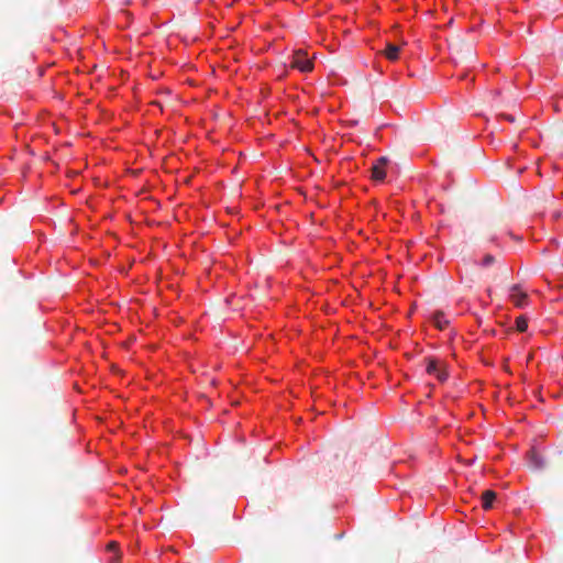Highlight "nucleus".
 <instances>
[{
    "label": "nucleus",
    "instance_id": "3",
    "mask_svg": "<svg viewBox=\"0 0 563 563\" xmlns=\"http://www.w3.org/2000/svg\"><path fill=\"white\" fill-rule=\"evenodd\" d=\"M388 162V158L383 156L379 157L375 164H373L371 172H372V178L377 181H382L386 177V170L385 166Z\"/></svg>",
    "mask_w": 563,
    "mask_h": 563
},
{
    "label": "nucleus",
    "instance_id": "6",
    "mask_svg": "<svg viewBox=\"0 0 563 563\" xmlns=\"http://www.w3.org/2000/svg\"><path fill=\"white\" fill-rule=\"evenodd\" d=\"M432 321L434 325L440 330H444L449 325V320L445 318L442 311L433 312Z\"/></svg>",
    "mask_w": 563,
    "mask_h": 563
},
{
    "label": "nucleus",
    "instance_id": "5",
    "mask_svg": "<svg viewBox=\"0 0 563 563\" xmlns=\"http://www.w3.org/2000/svg\"><path fill=\"white\" fill-rule=\"evenodd\" d=\"M399 52H400V47L398 45L388 43L384 51V55L387 59L394 62V60L398 59Z\"/></svg>",
    "mask_w": 563,
    "mask_h": 563
},
{
    "label": "nucleus",
    "instance_id": "2",
    "mask_svg": "<svg viewBox=\"0 0 563 563\" xmlns=\"http://www.w3.org/2000/svg\"><path fill=\"white\" fill-rule=\"evenodd\" d=\"M427 373L434 375L440 382H444L448 378V372L442 362L435 358L427 360Z\"/></svg>",
    "mask_w": 563,
    "mask_h": 563
},
{
    "label": "nucleus",
    "instance_id": "4",
    "mask_svg": "<svg viewBox=\"0 0 563 563\" xmlns=\"http://www.w3.org/2000/svg\"><path fill=\"white\" fill-rule=\"evenodd\" d=\"M510 299L519 308H522L528 302V295L521 290L519 285H514L510 288Z\"/></svg>",
    "mask_w": 563,
    "mask_h": 563
},
{
    "label": "nucleus",
    "instance_id": "9",
    "mask_svg": "<svg viewBox=\"0 0 563 563\" xmlns=\"http://www.w3.org/2000/svg\"><path fill=\"white\" fill-rule=\"evenodd\" d=\"M495 262H496L495 256H493L492 254H486V255L483 257L482 265H483L484 267H488V266L493 265Z\"/></svg>",
    "mask_w": 563,
    "mask_h": 563
},
{
    "label": "nucleus",
    "instance_id": "12",
    "mask_svg": "<svg viewBox=\"0 0 563 563\" xmlns=\"http://www.w3.org/2000/svg\"><path fill=\"white\" fill-rule=\"evenodd\" d=\"M77 54H78V57H79V58H82V53H81V51H80V49L77 52Z\"/></svg>",
    "mask_w": 563,
    "mask_h": 563
},
{
    "label": "nucleus",
    "instance_id": "8",
    "mask_svg": "<svg viewBox=\"0 0 563 563\" xmlns=\"http://www.w3.org/2000/svg\"><path fill=\"white\" fill-rule=\"evenodd\" d=\"M516 328L519 332H525L528 328V320L523 316H519L516 319Z\"/></svg>",
    "mask_w": 563,
    "mask_h": 563
},
{
    "label": "nucleus",
    "instance_id": "7",
    "mask_svg": "<svg viewBox=\"0 0 563 563\" xmlns=\"http://www.w3.org/2000/svg\"><path fill=\"white\" fill-rule=\"evenodd\" d=\"M496 499V493L493 490H485L482 494V506L485 510H488L493 507V503Z\"/></svg>",
    "mask_w": 563,
    "mask_h": 563
},
{
    "label": "nucleus",
    "instance_id": "11",
    "mask_svg": "<svg viewBox=\"0 0 563 563\" xmlns=\"http://www.w3.org/2000/svg\"><path fill=\"white\" fill-rule=\"evenodd\" d=\"M117 548V543L115 542H110L108 544V550H114Z\"/></svg>",
    "mask_w": 563,
    "mask_h": 563
},
{
    "label": "nucleus",
    "instance_id": "13",
    "mask_svg": "<svg viewBox=\"0 0 563 563\" xmlns=\"http://www.w3.org/2000/svg\"><path fill=\"white\" fill-rule=\"evenodd\" d=\"M81 563H84V562H81ZM90 563H96V562H95V560L92 559V560L90 561Z\"/></svg>",
    "mask_w": 563,
    "mask_h": 563
},
{
    "label": "nucleus",
    "instance_id": "10",
    "mask_svg": "<svg viewBox=\"0 0 563 563\" xmlns=\"http://www.w3.org/2000/svg\"><path fill=\"white\" fill-rule=\"evenodd\" d=\"M500 117L510 123L516 122V117L512 114L503 113V114H500Z\"/></svg>",
    "mask_w": 563,
    "mask_h": 563
},
{
    "label": "nucleus",
    "instance_id": "1",
    "mask_svg": "<svg viewBox=\"0 0 563 563\" xmlns=\"http://www.w3.org/2000/svg\"><path fill=\"white\" fill-rule=\"evenodd\" d=\"M290 67L301 73H310L313 69V63L306 52L298 49L292 54Z\"/></svg>",
    "mask_w": 563,
    "mask_h": 563
}]
</instances>
